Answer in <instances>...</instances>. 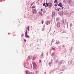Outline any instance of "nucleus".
<instances>
[{
	"label": "nucleus",
	"mask_w": 74,
	"mask_h": 74,
	"mask_svg": "<svg viewBox=\"0 0 74 74\" xmlns=\"http://www.w3.org/2000/svg\"><path fill=\"white\" fill-rule=\"evenodd\" d=\"M32 64H33V68H34V69H36V68L37 67V66L36 65V63L33 62H32Z\"/></svg>",
	"instance_id": "nucleus-1"
},
{
	"label": "nucleus",
	"mask_w": 74,
	"mask_h": 74,
	"mask_svg": "<svg viewBox=\"0 0 74 74\" xmlns=\"http://www.w3.org/2000/svg\"><path fill=\"white\" fill-rule=\"evenodd\" d=\"M33 14H36L37 13V11L36 9H33L32 10Z\"/></svg>",
	"instance_id": "nucleus-2"
},
{
	"label": "nucleus",
	"mask_w": 74,
	"mask_h": 74,
	"mask_svg": "<svg viewBox=\"0 0 74 74\" xmlns=\"http://www.w3.org/2000/svg\"><path fill=\"white\" fill-rule=\"evenodd\" d=\"M55 12H52V16L53 17V16H55Z\"/></svg>",
	"instance_id": "nucleus-3"
},
{
	"label": "nucleus",
	"mask_w": 74,
	"mask_h": 74,
	"mask_svg": "<svg viewBox=\"0 0 74 74\" xmlns=\"http://www.w3.org/2000/svg\"><path fill=\"white\" fill-rule=\"evenodd\" d=\"M57 26L58 27H60V24L59 23H57Z\"/></svg>",
	"instance_id": "nucleus-4"
},
{
	"label": "nucleus",
	"mask_w": 74,
	"mask_h": 74,
	"mask_svg": "<svg viewBox=\"0 0 74 74\" xmlns=\"http://www.w3.org/2000/svg\"><path fill=\"white\" fill-rule=\"evenodd\" d=\"M47 2H48V1L46 0V4L47 6L48 7V6H49V4L50 3H48Z\"/></svg>",
	"instance_id": "nucleus-5"
},
{
	"label": "nucleus",
	"mask_w": 74,
	"mask_h": 74,
	"mask_svg": "<svg viewBox=\"0 0 74 74\" xmlns=\"http://www.w3.org/2000/svg\"><path fill=\"white\" fill-rule=\"evenodd\" d=\"M46 24L47 25H49L50 24V22L49 21H46Z\"/></svg>",
	"instance_id": "nucleus-6"
},
{
	"label": "nucleus",
	"mask_w": 74,
	"mask_h": 74,
	"mask_svg": "<svg viewBox=\"0 0 74 74\" xmlns=\"http://www.w3.org/2000/svg\"><path fill=\"white\" fill-rule=\"evenodd\" d=\"M57 5L58 6H60V7H62L63 5L60 2L59 4H58Z\"/></svg>",
	"instance_id": "nucleus-7"
},
{
	"label": "nucleus",
	"mask_w": 74,
	"mask_h": 74,
	"mask_svg": "<svg viewBox=\"0 0 74 74\" xmlns=\"http://www.w3.org/2000/svg\"><path fill=\"white\" fill-rule=\"evenodd\" d=\"M71 0H68V3L69 4H71Z\"/></svg>",
	"instance_id": "nucleus-8"
},
{
	"label": "nucleus",
	"mask_w": 74,
	"mask_h": 74,
	"mask_svg": "<svg viewBox=\"0 0 74 74\" xmlns=\"http://www.w3.org/2000/svg\"><path fill=\"white\" fill-rule=\"evenodd\" d=\"M54 3H55L56 4H58L59 3V2H58V1L57 0H55L54 1Z\"/></svg>",
	"instance_id": "nucleus-9"
},
{
	"label": "nucleus",
	"mask_w": 74,
	"mask_h": 74,
	"mask_svg": "<svg viewBox=\"0 0 74 74\" xmlns=\"http://www.w3.org/2000/svg\"><path fill=\"white\" fill-rule=\"evenodd\" d=\"M60 10H61L60 8H56V10H57V11H59Z\"/></svg>",
	"instance_id": "nucleus-10"
},
{
	"label": "nucleus",
	"mask_w": 74,
	"mask_h": 74,
	"mask_svg": "<svg viewBox=\"0 0 74 74\" xmlns=\"http://www.w3.org/2000/svg\"><path fill=\"white\" fill-rule=\"evenodd\" d=\"M39 14L40 16H42V12H40Z\"/></svg>",
	"instance_id": "nucleus-11"
},
{
	"label": "nucleus",
	"mask_w": 74,
	"mask_h": 74,
	"mask_svg": "<svg viewBox=\"0 0 74 74\" xmlns=\"http://www.w3.org/2000/svg\"><path fill=\"white\" fill-rule=\"evenodd\" d=\"M60 14L61 15H62L63 14V12L62 11H61L60 12Z\"/></svg>",
	"instance_id": "nucleus-12"
},
{
	"label": "nucleus",
	"mask_w": 74,
	"mask_h": 74,
	"mask_svg": "<svg viewBox=\"0 0 74 74\" xmlns=\"http://www.w3.org/2000/svg\"><path fill=\"white\" fill-rule=\"evenodd\" d=\"M45 4H46L45 3H44L43 4V6H44L45 7H47V6H46V5Z\"/></svg>",
	"instance_id": "nucleus-13"
},
{
	"label": "nucleus",
	"mask_w": 74,
	"mask_h": 74,
	"mask_svg": "<svg viewBox=\"0 0 74 74\" xmlns=\"http://www.w3.org/2000/svg\"><path fill=\"white\" fill-rule=\"evenodd\" d=\"M27 34V31L26 30V32H25V36H26Z\"/></svg>",
	"instance_id": "nucleus-14"
},
{
	"label": "nucleus",
	"mask_w": 74,
	"mask_h": 74,
	"mask_svg": "<svg viewBox=\"0 0 74 74\" xmlns=\"http://www.w3.org/2000/svg\"><path fill=\"white\" fill-rule=\"evenodd\" d=\"M29 71L27 70L26 71V74H29Z\"/></svg>",
	"instance_id": "nucleus-15"
},
{
	"label": "nucleus",
	"mask_w": 74,
	"mask_h": 74,
	"mask_svg": "<svg viewBox=\"0 0 74 74\" xmlns=\"http://www.w3.org/2000/svg\"><path fill=\"white\" fill-rule=\"evenodd\" d=\"M25 36L27 37V38H29V37H30V36L27 35Z\"/></svg>",
	"instance_id": "nucleus-16"
},
{
	"label": "nucleus",
	"mask_w": 74,
	"mask_h": 74,
	"mask_svg": "<svg viewBox=\"0 0 74 74\" xmlns=\"http://www.w3.org/2000/svg\"><path fill=\"white\" fill-rule=\"evenodd\" d=\"M49 7H51L52 6V3H49Z\"/></svg>",
	"instance_id": "nucleus-17"
},
{
	"label": "nucleus",
	"mask_w": 74,
	"mask_h": 74,
	"mask_svg": "<svg viewBox=\"0 0 74 74\" xmlns=\"http://www.w3.org/2000/svg\"><path fill=\"white\" fill-rule=\"evenodd\" d=\"M36 58V56H34L33 58V60H34Z\"/></svg>",
	"instance_id": "nucleus-18"
},
{
	"label": "nucleus",
	"mask_w": 74,
	"mask_h": 74,
	"mask_svg": "<svg viewBox=\"0 0 74 74\" xmlns=\"http://www.w3.org/2000/svg\"><path fill=\"white\" fill-rule=\"evenodd\" d=\"M28 65H29L28 63H27L25 64V66H28Z\"/></svg>",
	"instance_id": "nucleus-19"
},
{
	"label": "nucleus",
	"mask_w": 74,
	"mask_h": 74,
	"mask_svg": "<svg viewBox=\"0 0 74 74\" xmlns=\"http://www.w3.org/2000/svg\"><path fill=\"white\" fill-rule=\"evenodd\" d=\"M36 8V6H33L32 7V9H33V8Z\"/></svg>",
	"instance_id": "nucleus-20"
},
{
	"label": "nucleus",
	"mask_w": 74,
	"mask_h": 74,
	"mask_svg": "<svg viewBox=\"0 0 74 74\" xmlns=\"http://www.w3.org/2000/svg\"><path fill=\"white\" fill-rule=\"evenodd\" d=\"M64 19H62V23H64Z\"/></svg>",
	"instance_id": "nucleus-21"
},
{
	"label": "nucleus",
	"mask_w": 74,
	"mask_h": 74,
	"mask_svg": "<svg viewBox=\"0 0 74 74\" xmlns=\"http://www.w3.org/2000/svg\"><path fill=\"white\" fill-rule=\"evenodd\" d=\"M52 50H55V48H52Z\"/></svg>",
	"instance_id": "nucleus-22"
},
{
	"label": "nucleus",
	"mask_w": 74,
	"mask_h": 74,
	"mask_svg": "<svg viewBox=\"0 0 74 74\" xmlns=\"http://www.w3.org/2000/svg\"><path fill=\"white\" fill-rule=\"evenodd\" d=\"M38 72H39V71H36V74H37V73H38Z\"/></svg>",
	"instance_id": "nucleus-23"
},
{
	"label": "nucleus",
	"mask_w": 74,
	"mask_h": 74,
	"mask_svg": "<svg viewBox=\"0 0 74 74\" xmlns=\"http://www.w3.org/2000/svg\"><path fill=\"white\" fill-rule=\"evenodd\" d=\"M24 41H25V42H26V39H24Z\"/></svg>",
	"instance_id": "nucleus-24"
},
{
	"label": "nucleus",
	"mask_w": 74,
	"mask_h": 74,
	"mask_svg": "<svg viewBox=\"0 0 74 74\" xmlns=\"http://www.w3.org/2000/svg\"><path fill=\"white\" fill-rule=\"evenodd\" d=\"M73 25V24H71L70 25V26L71 27Z\"/></svg>",
	"instance_id": "nucleus-25"
},
{
	"label": "nucleus",
	"mask_w": 74,
	"mask_h": 74,
	"mask_svg": "<svg viewBox=\"0 0 74 74\" xmlns=\"http://www.w3.org/2000/svg\"><path fill=\"white\" fill-rule=\"evenodd\" d=\"M41 60H39V63H41Z\"/></svg>",
	"instance_id": "nucleus-26"
},
{
	"label": "nucleus",
	"mask_w": 74,
	"mask_h": 74,
	"mask_svg": "<svg viewBox=\"0 0 74 74\" xmlns=\"http://www.w3.org/2000/svg\"><path fill=\"white\" fill-rule=\"evenodd\" d=\"M54 6H55V7H57V5L56 4Z\"/></svg>",
	"instance_id": "nucleus-27"
},
{
	"label": "nucleus",
	"mask_w": 74,
	"mask_h": 74,
	"mask_svg": "<svg viewBox=\"0 0 74 74\" xmlns=\"http://www.w3.org/2000/svg\"><path fill=\"white\" fill-rule=\"evenodd\" d=\"M29 29V26H28L27 28V29Z\"/></svg>",
	"instance_id": "nucleus-28"
},
{
	"label": "nucleus",
	"mask_w": 74,
	"mask_h": 74,
	"mask_svg": "<svg viewBox=\"0 0 74 74\" xmlns=\"http://www.w3.org/2000/svg\"><path fill=\"white\" fill-rule=\"evenodd\" d=\"M61 7H62L61 8H62V10H63V7L62 6H61Z\"/></svg>",
	"instance_id": "nucleus-29"
},
{
	"label": "nucleus",
	"mask_w": 74,
	"mask_h": 74,
	"mask_svg": "<svg viewBox=\"0 0 74 74\" xmlns=\"http://www.w3.org/2000/svg\"><path fill=\"white\" fill-rule=\"evenodd\" d=\"M41 11H42V9H41Z\"/></svg>",
	"instance_id": "nucleus-30"
},
{
	"label": "nucleus",
	"mask_w": 74,
	"mask_h": 74,
	"mask_svg": "<svg viewBox=\"0 0 74 74\" xmlns=\"http://www.w3.org/2000/svg\"><path fill=\"white\" fill-rule=\"evenodd\" d=\"M33 3H32V4H31V5H33Z\"/></svg>",
	"instance_id": "nucleus-31"
},
{
	"label": "nucleus",
	"mask_w": 74,
	"mask_h": 74,
	"mask_svg": "<svg viewBox=\"0 0 74 74\" xmlns=\"http://www.w3.org/2000/svg\"><path fill=\"white\" fill-rule=\"evenodd\" d=\"M44 23V21H42V24H43V23Z\"/></svg>",
	"instance_id": "nucleus-32"
},
{
	"label": "nucleus",
	"mask_w": 74,
	"mask_h": 74,
	"mask_svg": "<svg viewBox=\"0 0 74 74\" xmlns=\"http://www.w3.org/2000/svg\"><path fill=\"white\" fill-rule=\"evenodd\" d=\"M24 36V35L23 34H22V36Z\"/></svg>",
	"instance_id": "nucleus-33"
},
{
	"label": "nucleus",
	"mask_w": 74,
	"mask_h": 74,
	"mask_svg": "<svg viewBox=\"0 0 74 74\" xmlns=\"http://www.w3.org/2000/svg\"><path fill=\"white\" fill-rule=\"evenodd\" d=\"M28 31H29V29H28Z\"/></svg>",
	"instance_id": "nucleus-34"
},
{
	"label": "nucleus",
	"mask_w": 74,
	"mask_h": 74,
	"mask_svg": "<svg viewBox=\"0 0 74 74\" xmlns=\"http://www.w3.org/2000/svg\"><path fill=\"white\" fill-rule=\"evenodd\" d=\"M64 2H66V1H65V0H64Z\"/></svg>",
	"instance_id": "nucleus-35"
},
{
	"label": "nucleus",
	"mask_w": 74,
	"mask_h": 74,
	"mask_svg": "<svg viewBox=\"0 0 74 74\" xmlns=\"http://www.w3.org/2000/svg\"><path fill=\"white\" fill-rule=\"evenodd\" d=\"M46 73V72H45V74Z\"/></svg>",
	"instance_id": "nucleus-36"
},
{
	"label": "nucleus",
	"mask_w": 74,
	"mask_h": 74,
	"mask_svg": "<svg viewBox=\"0 0 74 74\" xmlns=\"http://www.w3.org/2000/svg\"><path fill=\"white\" fill-rule=\"evenodd\" d=\"M54 53L53 54H52V55H53L54 54Z\"/></svg>",
	"instance_id": "nucleus-37"
},
{
	"label": "nucleus",
	"mask_w": 74,
	"mask_h": 74,
	"mask_svg": "<svg viewBox=\"0 0 74 74\" xmlns=\"http://www.w3.org/2000/svg\"><path fill=\"white\" fill-rule=\"evenodd\" d=\"M43 53H42V55H43Z\"/></svg>",
	"instance_id": "nucleus-38"
},
{
	"label": "nucleus",
	"mask_w": 74,
	"mask_h": 74,
	"mask_svg": "<svg viewBox=\"0 0 74 74\" xmlns=\"http://www.w3.org/2000/svg\"><path fill=\"white\" fill-rule=\"evenodd\" d=\"M31 68H32V67L31 66Z\"/></svg>",
	"instance_id": "nucleus-39"
}]
</instances>
